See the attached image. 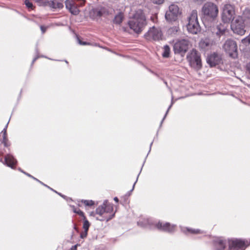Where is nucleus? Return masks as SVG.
Returning a JSON list of instances; mask_svg holds the SVG:
<instances>
[{"instance_id":"4468645a","label":"nucleus","mask_w":250,"mask_h":250,"mask_svg":"<svg viewBox=\"0 0 250 250\" xmlns=\"http://www.w3.org/2000/svg\"><path fill=\"white\" fill-rule=\"evenodd\" d=\"M156 227L159 230L168 232H173L175 229V225H171L169 223L163 224L159 222L155 225Z\"/></svg>"},{"instance_id":"412c9836","label":"nucleus","mask_w":250,"mask_h":250,"mask_svg":"<svg viewBox=\"0 0 250 250\" xmlns=\"http://www.w3.org/2000/svg\"><path fill=\"white\" fill-rule=\"evenodd\" d=\"M123 18L124 16L123 13H119L118 14L115 16L113 20V22L116 24H119L122 22Z\"/></svg>"},{"instance_id":"7ed1b4c3","label":"nucleus","mask_w":250,"mask_h":250,"mask_svg":"<svg viewBox=\"0 0 250 250\" xmlns=\"http://www.w3.org/2000/svg\"><path fill=\"white\" fill-rule=\"evenodd\" d=\"M218 12L217 6L211 2L205 3L202 8V13L204 17L212 20L217 17Z\"/></svg>"},{"instance_id":"a19ab883","label":"nucleus","mask_w":250,"mask_h":250,"mask_svg":"<svg viewBox=\"0 0 250 250\" xmlns=\"http://www.w3.org/2000/svg\"><path fill=\"white\" fill-rule=\"evenodd\" d=\"M38 58V57H35V58L33 59V61H32V64H33V63H34V62L36 61V60H37Z\"/></svg>"},{"instance_id":"f704fd0d","label":"nucleus","mask_w":250,"mask_h":250,"mask_svg":"<svg viewBox=\"0 0 250 250\" xmlns=\"http://www.w3.org/2000/svg\"><path fill=\"white\" fill-rule=\"evenodd\" d=\"M87 232H88L87 230H84V231H83L82 232H81V235H80L81 237L82 238H85L87 236Z\"/></svg>"},{"instance_id":"79ce46f5","label":"nucleus","mask_w":250,"mask_h":250,"mask_svg":"<svg viewBox=\"0 0 250 250\" xmlns=\"http://www.w3.org/2000/svg\"><path fill=\"white\" fill-rule=\"evenodd\" d=\"M114 200L116 202H118L119 201V199L117 197L114 198Z\"/></svg>"},{"instance_id":"de8ad7c7","label":"nucleus","mask_w":250,"mask_h":250,"mask_svg":"<svg viewBox=\"0 0 250 250\" xmlns=\"http://www.w3.org/2000/svg\"><path fill=\"white\" fill-rule=\"evenodd\" d=\"M19 170H20V171H21L22 172H23V173H24V172H23L22 170H21V168H19Z\"/></svg>"},{"instance_id":"393cba45","label":"nucleus","mask_w":250,"mask_h":250,"mask_svg":"<svg viewBox=\"0 0 250 250\" xmlns=\"http://www.w3.org/2000/svg\"><path fill=\"white\" fill-rule=\"evenodd\" d=\"M84 219V221H83V229H84V230L88 231L89 229V226H90V223L88 222V221L87 220H86V219Z\"/></svg>"},{"instance_id":"72a5a7b5","label":"nucleus","mask_w":250,"mask_h":250,"mask_svg":"<svg viewBox=\"0 0 250 250\" xmlns=\"http://www.w3.org/2000/svg\"><path fill=\"white\" fill-rule=\"evenodd\" d=\"M151 2L156 4H162L165 0H150Z\"/></svg>"},{"instance_id":"09e8293b","label":"nucleus","mask_w":250,"mask_h":250,"mask_svg":"<svg viewBox=\"0 0 250 250\" xmlns=\"http://www.w3.org/2000/svg\"><path fill=\"white\" fill-rule=\"evenodd\" d=\"M152 142L150 144V147L152 145Z\"/></svg>"},{"instance_id":"9b49d317","label":"nucleus","mask_w":250,"mask_h":250,"mask_svg":"<svg viewBox=\"0 0 250 250\" xmlns=\"http://www.w3.org/2000/svg\"><path fill=\"white\" fill-rule=\"evenodd\" d=\"M147 40H153L159 41L162 39V33L159 28H155L154 26L150 28L148 32L145 35Z\"/></svg>"},{"instance_id":"473e14b6","label":"nucleus","mask_w":250,"mask_h":250,"mask_svg":"<svg viewBox=\"0 0 250 250\" xmlns=\"http://www.w3.org/2000/svg\"><path fill=\"white\" fill-rule=\"evenodd\" d=\"M8 125V123H7L5 127L3 129V130L1 131V133H3V138H4V140H6V129H7Z\"/></svg>"},{"instance_id":"c85d7f7f","label":"nucleus","mask_w":250,"mask_h":250,"mask_svg":"<svg viewBox=\"0 0 250 250\" xmlns=\"http://www.w3.org/2000/svg\"><path fill=\"white\" fill-rule=\"evenodd\" d=\"M85 206H92L94 204V202L92 200H82V201Z\"/></svg>"},{"instance_id":"423d86ee","label":"nucleus","mask_w":250,"mask_h":250,"mask_svg":"<svg viewBox=\"0 0 250 250\" xmlns=\"http://www.w3.org/2000/svg\"><path fill=\"white\" fill-rule=\"evenodd\" d=\"M187 59L190 65L194 68L199 69L202 67V62L200 54L195 49H192Z\"/></svg>"},{"instance_id":"0eeeda50","label":"nucleus","mask_w":250,"mask_h":250,"mask_svg":"<svg viewBox=\"0 0 250 250\" xmlns=\"http://www.w3.org/2000/svg\"><path fill=\"white\" fill-rule=\"evenodd\" d=\"M235 15L234 7L231 4L224 5L222 13V20L224 23H229Z\"/></svg>"},{"instance_id":"a878e982","label":"nucleus","mask_w":250,"mask_h":250,"mask_svg":"<svg viewBox=\"0 0 250 250\" xmlns=\"http://www.w3.org/2000/svg\"><path fill=\"white\" fill-rule=\"evenodd\" d=\"M24 4L29 10L33 9V4L29 0H25L24 1Z\"/></svg>"},{"instance_id":"ddd939ff","label":"nucleus","mask_w":250,"mask_h":250,"mask_svg":"<svg viewBox=\"0 0 250 250\" xmlns=\"http://www.w3.org/2000/svg\"><path fill=\"white\" fill-rule=\"evenodd\" d=\"M65 7L69 12L74 15H77L79 13L78 7V4H77L74 0H66L65 1Z\"/></svg>"},{"instance_id":"cd10ccee","label":"nucleus","mask_w":250,"mask_h":250,"mask_svg":"<svg viewBox=\"0 0 250 250\" xmlns=\"http://www.w3.org/2000/svg\"><path fill=\"white\" fill-rule=\"evenodd\" d=\"M186 229L188 232H189L191 233H192V234H198V233H201V230L198 229H195L186 228Z\"/></svg>"},{"instance_id":"6ab92c4d","label":"nucleus","mask_w":250,"mask_h":250,"mask_svg":"<svg viewBox=\"0 0 250 250\" xmlns=\"http://www.w3.org/2000/svg\"><path fill=\"white\" fill-rule=\"evenodd\" d=\"M93 12L94 14L98 17H101L106 12V10L103 7H98L93 9Z\"/></svg>"},{"instance_id":"2eb2a0df","label":"nucleus","mask_w":250,"mask_h":250,"mask_svg":"<svg viewBox=\"0 0 250 250\" xmlns=\"http://www.w3.org/2000/svg\"><path fill=\"white\" fill-rule=\"evenodd\" d=\"M0 162H3L4 164L6 165L7 166L11 167V168H13L17 163V160L12 155L10 154H7L5 156L4 162H3L2 158H0Z\"/></svg>"},{"instance_id":"f03ea898","label":"nucleus","mask_w":250,"mask_h":250,"mask_svg":"<svg viewBox=\"0 0 250 250\" xmlns=\"http://www.w3.org/2000/svg\"><path fill=\"white\" fill-rule=\"evenodd\" d=\"M113 206L108 204L107 201H104L102 205L96 208L95 212H92L90 213V215L95 216L96 214L99 215V216L96 217L97 220L108 222L114 216L115 213H113Z\"/></svg>"},{"instance_id":"39448f33","label":"nucleus","mask_w":250,"mask_h":250,"mask_svg":"<svg viewBox=\"0 0 250 250\" xmlns=\"http://www.w3.org/2000/svg\"><path fill=\"white\" fill-rule=\"evenodd\" d=\"M188 21L187 25L188 31L193 34H197L200 31V26L198 21L197 10H194L191 12Z\"/></svg>"},{"instance_id":"e433bc0d","label":"nucleus","mask_w":250,"mask_h":250,"mask_svg":"<svg viewBox=\"0 0 250 250\" xmlns=\"http://www.w3.org/2000/svg\"><path fill=\"white\" fill-rule=\"evenodd\" d=\"M2 143H3L4 145L5 146H9V144H8V139L6 138V140H4V138H3V142Z\"/></svg>"},{"instance_id":"37998d69","label":"nucleus","mask_w":250,"mask_h":250,"mask_svg":"<svg viewBox=\"0 0 250 250\" xmlns=\"http://www.w3.org/2000/svg\"><path fill=\"white\" fill-rule=\"evenodd\" d=\"M137 179L136 180V182H135V183L134 184L133 186V188H132V189L130 190V191H132L133 190L134 188V186H135V185L136 183L137 182Z\"/></svg>"},{"instance_id":"1a4fd4ad","label":"nucleus","mask_w":250,"mask_h":250,"mask_svg":"<svg viewBox=\"0 0 250 250\" xmlns=\"http://www.w3.org/2000/svg\"><path fill=\"white\" fill-rule=\"evenodd\" d=\"M180 14L179 7L177 4L173 3L169 6L168 10L165 14V18L168 21H175Z\"/></svg>"},{"instance_id":"9d476101","label":"nucleus","mask_w":250,"mask_h":250,"mask_svg":"<svg viewBox=\"0 0 250 250\" xmlns=\"http://www.w3.org/2000/svg\"><path fill=\"white\" fill-rule=\"evenodd\" d=\"M223 48L231 57L234 58L237 56V46L234 41L231 39L227 40L224 44Z\"/></svg>"},{"instance_id":"49530a36","label":"nucleus","mask_w":250,"mask_h":250,"mask_svg":"<svg viewBox=\"0 0 250 250\" xmlns=\"http://www.w3.org/2000/svg\"><path fill=\"white\" fill-rule=\"evenodd\" d=\"M58 194H59L60 196H62V197H63V196L62 194H61V193H58Z\"/></svg>"},{"instance_id":"aec40b11","label":"nucleus","mask_w":250,"mask_h":250,"mask_svg":"<svg viewBox=\"0 0 250 250\" xmlns=\"http://www.w3.org/2000/svg\"><path fill=\"white\" fill-rule=\"evenodd\" d=\"M163 52L162 53V56L164 58H168L169 57V54L170 52V49L168 45H166L164 46Z\"/></svg>"},{"instance_id":"6e6552de","label":"nucleus","mask_w":250,"mask_h":250,"mask_svg":"<svg viewBox=\"0 0 250 250\" xmlns=\"http://www.w3.org/2000/svg\"><path fill=\"white\" fill-rule=\"evenodd\" d=\"M189 42L187 39L180 40L173 45V50L175 54H184L188 50Z\"/></svg>"},{"instance_id":"bb28decb","label":"nucleus","mask_w":250,"mask_h":250,"mask_svg":"<svg viewBox=\"0 0 250 250\" xmlns=\"http://www.w3.org/2000/svg\"><path fill=\"white\" fill-rule=\"evenodd\" d=\"M178 29V27L176 26L172 27L169 29V32L171 35H174L177 33Z\"/></svg>"},{"instance_id":"a18cd8bd","label":"nucleus","mask_w":250,"mask_h":250,"mask_svg":"<svg viewBox=\"0 0 250 250\" xmlns=\"http://www.w3.org/2000/svg\"><path fill=\"white\" fill-rule=\"evenodd\" d=\"M250 12V10H246L245 12Z\"/></svg>"},{"instance_id":"f257e3e1","label":"nucleus","mask_w":250,"mask_h":250,"mask_svg":"<svg viewBox=\"0 0 250 250\" xmlns=\"http://www.w3.org/2000/svg\"><path fill=\"white\" fill-rule=\"evenodd\" d=\"M128 25L134 32L141 33L146 25V17L143 11L138 9L135 11L128 21Z\"/></svg>"},{"instance_id":"c03bdc74","label":"nucleus","mask_w":250,"mask_h":250,"mask_svg":"<svg viewBox=\"0 0 250 250\" xmlns=\"http://www.w3.org/2000/svg\"><path fill=\"white\" fill-rule=\"evenodd\" d=\"M75 1H82V2H84V0H74Z\"/></svg>"},{"instance_id":"5701e85b","label":"nucleus","mask_w":250,"mask_h":250,"mask_svg":"<svg viewBox=\"0 0 250 250\" xmlns=\"http://www.w3.org/2000/svg\"><path fill=\"white\" fill-rule=\"evenodd\" d=\"M40 6H47L49 0H34Z\"/></svg>"},{"instance_id":"58836bf2","label":"nucleus","mask_w":250,"mask_h":250,"mask_svg":"<svg viewBox=\"0 0 250 250\" xmlns=\"http://www.w3.org/2000/svg\"><path fill=\"white\" fill-rule=\"evenodd\" d=\"M172 103H171V104L170 105V106H169V107H168V109L167 110V112H166V114H165V116H164V118H163V120H162V122L163 121V120H164L165 119V118H166V116H167V113H168V112L169 109L171 108V106H172Z\"/></svg>"},{"instance_id":"4c0bfd02","label":"nucleus","mask_w":250,"mask_h":250,"mask_svg":"<svg viewBox=\"0 0 250 250\" xmlns=\"http://www.w3.org/2000/svg\"><path fill=\"white\" fill-rule=\"evenodd\" d=\"M78 42L81 45H87L88 44V43L85 42H82L79 39H78Z\"/></svg>"},{"instance_id":"b1692460","label":"nucleus","mask_w":250,"mask_h":250,"mask_svg":"<svg viewBox=\"0 0 250 250\" xmlns=\"http://www.w3.org/2000/svg\"><path fill=\"white\" fill-rule=\"evenodd\" d=\"M241 42L245 45H248L250 44V35L242 40Z\"/></svg>"},{"instance_id":"a211bd4d","label":"nucleus","mask_w":250,"mask_h":250,"mask_svg":"<svg viewBox=\"0 0 250 250\" xmlns=\"http://www.w3.org/2000/svg\"><path fill=\"white\" fill-rule=\"evenodd\" d=\"M227 23H228L224 22L223 24H220L217 26V31L216 32V34L218 35L221 36L223 35L225 33V32L227 30Z\"/></svg>"},{"instance_id":"c756f323","label":"nucleus","mask_w":250,"mask_h":250,"mask_svg":"<svg viewBox=\"0 0 250 250\" xmlns=\"http://www.w3.org/2000/svg\"><path fill=\"white\" fill-rule=\"evenodd\" d=\"M73 211H74L75 213H77V214H79V215H80V216H81L83 217V219H85V216L84 215V213H83V212L82 211H81L80 209H79V208H78V209H77V208H74V209H73Z\"/></svg>"},{"instance_id":"20e7f679","label":"nucleus","mask_w":250,"mask_h":250,"mask_svg":"<svg viewBox=\"0 0 250 250\" xmlns=\"http://www.w3.org/2000/svg\"><path fill=\"white\" fill-rule=\"evenodd\" d=\"M246 21L242 16H237L233 19L231 24V29L233 32L239 35H243L245 32Z\"/></svg>"},{"instance_id":"8fccbe9b","label":"nucleus","mask_w":250,"mask_h":250,"mask_svg":"<svg viewBox=\"0 0 250 250\" xmlns=\"http://www.w3.org/2000/svg\"><path fill=\"white\" fill-rule=\"evenodd\" d=\"M74 229H76V226H74Z\"/></svg>"},{"instance_id":"4be33fe9","label":"nucleus","mask_w":250,"mask_h":250,"mask_svg":"<svg viewBox=\"0 0 250 250\" xmlns=\"http://www.w3.org/2000/svg\"><path fill=\"white\" fill-rule=\"evenodd\" d=\"M200 47L204 49H206L210 46V42L208 40H202L199 43Z\"/></svg>"},{"instance_id":"ea45409f","label":"nucleus","mask_w":250,"mask_h":250,"mask_svg":"<svg viewBox=\"0 0 250 250\" xmlns=\"http://www.w3.org/2000/svg\"><path fill=\"white\" fill-rule=\"evenodd\" d=\"M70 250H77V245L72 246Z\"/></svg>"},{"instance_id":"2f4dec72","label":"nucleus","mask_w":250,"mask_h":250,"mask_svg":"<svg viewBox=\"0 0 250 250\" xmlns=\"http://www.w3.org/2000/svg\"><path fill=\"white\" fill-rule=\"evenodd\" d=\"M144 222H145V224H143V222H142L141 221H139L138 222V225H140L142 227H146L147 224L149 225V222L148 219H147L146 220H144Z\"/></svg>"},{"instance_id":"dca6fc26","label":"nucleus","mask_w":250,"mask_h":250,"mask_svg":"<svg viewBox=\"0 0 250 250\" xmlns=\"http://www.w3.org/2000/svg\"><path fill=\"white\" fill-rule=\"evenodd\" d=\"M47 6L53 9H61L63 7V0H49Z\"/></svg>"},{"instance_id":"f8f14e48","label":"nucleus","mask_w":250,"mask_h":250,"mask_svg":"<svg viewBox=\"0 0 250 250\" xmlns=\"http://www.w3.org/2000/svg\"><path fill=\"white\" fill-rule=\"evenodd\" d=\"M222 59L219 55L213 53L208 56L207 58V63L211 66H215L221 62Z\"/></svg>"},{"instance_id":"7c9ffc66","label":"nucleus","mask_w":250,"mask_h":250,"mask_svg":"<svg viewBox=\"0 0 250 250\" xmlns=\"http://www.w3.org/2000/svg\"><path fill=\"white\" fill-rule=\"evenodd\" d=\"M24 173L25 174H26V175H27L28 176L30 177H31L33 179L37 180V181H38L39 182H40V183H41L42 185L48 187V188H49L50 189L52 190H54L52 188H49V187H48L47 185L43 184L42 182H41L40 181H39V180H38L37 179H36V178L34 177L33 176H32V175H31L30 174L27 173H26V172H24Z\"/></svg>"},{"instance_id":"c9c22d12","label":"nucleus","mask_w":250,"mask_h":250,"mask_svg":"<svg viewBox=\"0 0 250 250\" xmlns=\"http://www.w3.org/2000/svg\"><path fill=\"white\" fill-rule=\"evenodd\" d=\"M40 29H41L42 32V33L44 34L46 30L47 27H45V26H44L43 25H41L40 26Z\"/></svg>"},{"instance_id":"f3484780","label":"nucleus","mask_w":250,"mask_h":250,"mask_svg":"<svg viewBox=\"0 0 250 250\" xmlns=\"http://www.w3.org/2000/svg\"><path fill=\"white\" fill-rule=\"evenodd\" d=\"M226 247L225 241L218 239L215 241V250H224Z\"/></svg>"}]
</instances>
